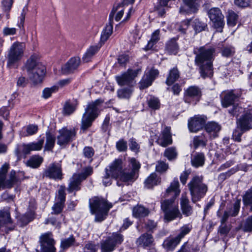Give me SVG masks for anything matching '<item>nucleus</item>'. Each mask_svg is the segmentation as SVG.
I'll use <instances>...</instances> for the list:
<instances>
[{"label": "nucleus", "mask_w": 252, "mask_h": 252, "mask_svg": "<svg viewBox=\"0 0 252 252\" xmlns=\"http://www.w3.org/2000/svg\"><path fill=\"white\" fill-rule=\"evenodd\" d=\"M215 49L212 48L201 47L196 48L194 53L196 55L195 62L199 66L202 77H211L213 74L212 62Z\"/></svg>", "instance_id": "f257e3e1"}, {"label": "nucleus", "mask_w": 252, "mask_h": 252, "mask_svg": "<svg viewBox=\"0 0 252 252\" xmlns=\"http://www.w3.org/2000/svg\"><path fill=\"white\" fill-rule=\"evenodd\" d=\"M30 80L34 84L42 82L45 75V67L40 62L39 56L32 55L24 66Z\"/></svg>", "instance_id": "f03ea898"}, {"label": "nucleus", "mask_w": 252, "mask_h": 252, "mask_svg": "<svg viewBox=\"0 0 252 252\" xmlns=\"http://www.w3.org/2000/svg\"><path fill=\"white\" fill-rule=\"evenodd\" d=\"M102 101L100 99L89 103L83 114L81 129L85 131L91 126L93 121L98 117Z\"/></svg>", "instance_id": "7ed1b4c3"}, {"label": "nucleus", "mask_w": 252, "mask_h": 252, "mask_svg": "<svg viewBox=\"0 0 252 252\" xmlns=\"http://www.w3.org/2000/svg\"><path fill=\"white\" fill-rule=\"evenodd\" d=\"M90 207L92 213L95 215V221H101L106 218L112 205L105 199L94 197L90 200Z\"/></svg>", "instance_id": "20e7f679"}, {"label": "nucleus", "mask_w": 252, "mask_h": 252, "mask_svg": "<svg viewBox=\"0 0 252 252\" xmlns=\"http://www.w3.org/2000/svg\"><path fill=\"white\" fill-rule=\"evenodd\" d=\"M25 44L15 42L10 47L7 55V66L9 68H17L18 63L24 56Z\"/></svg>", "instance_id": "39448f33"}, {"label": "nucleus", "mask_w": 252, "mask_h": 252, "mask_svg": "<svg viewBox=\"0 0 252 252\" xmlns=\"http://www.w3.org/2000/svg\"><path fill=\"white\" fill-rule=\"evenodd\" d=\"M192 201L194 203L203 197L208 190L206 185L203 183L202 176H195L188 185Z\"/></svg>", "instance_id": "423d86ee"}, {"label": "nucleus", "mask_w": 252, "mask_h": 252, "mask_svg": "<svg viewBox=\"0 0 252 252\" xmlns=\"http://www.w3.org/2000/svg\"><path fill=\"white\" fill-rule=\"evenodd\" d=\"M161 208L164 213V220L167 221L173 220L177 218H181L182 217L178 204H174V199H167L162 202Z\"/></svg>", "instance_id": "0eeeda50"}, {"label": "nucleus", "mask_w": 252, "mask_h": 252, "mask_svg": "<svg viewBox=\"0 0 252 252\" xmlns=\"http://www.w3.org/2000/svg\"><path fill=\"white\" fill-rule=\"evenodd\" d=\"M129 168L123 169L117 180L123 182L133 181L135 179L136 173L140 168V165L135 158H131L130 160Z\"/></svg>", "instance_id": "6e6552de"}, {"label": "nucleus", "mask_w": 252, "mask_h": 252, "mask_svg": "<svg viewBox=\"0 0 252 252\" xmlns=\"http://www.w3.org/2000/svg\"><path fill=\"white\" fill-rule=\"evenodd\" d=\"M93 172V168L91 166H88L83 169L81 173L73 174L70 178L69 187L67 189L68 191L71 192L74 190H78L81 182L91 175Z\"/></svg>", "instance_id": "1a4fd4ad"}, {"label": "nucleus", "mask_w": 252, "mask_h": 252, "mask_svg": "<svg viewBox=\"0 0 252 252\" xmlns=\"http://www.w3.org/2000/svg\"><path fill=\"white\" fill-rule=\"evenodd\" d=\"M23 175L22 172L16 173L15 171L12 170L9 173L8 178L5 180V177H2L0 175V190L11 189L15 185H18L23 180Z\"/></svg>", "instance_id": "9d476101"}, {"label": "nucleus", "mask_w": 252, "mask_h": 252, "mask_svg": "<svg viewBox=\"0 0 252 252\" xmlns=\"http://www.w3.org/2000/svg\"><path fill=\"white\" fill-rule=\"evenodd\" d=\"M141 69L139 68L136 69H128L120 75L116 76V79L118 84L121 86L131 85L137 75L141 73Z\"/></svg>", "instance_id": "9b49d317"}, {"label": "nucleus", "mask_w": 252, "mask_h": 252, "mask_svg": "<svg viewBox=\"0 0 252 252\" xmlns=\"http://www.w3.org/2000/svg\"><path fill=\"white\" fill-rule=\"evenodd\" d=\"M208 15L216 29L222 28L224 25V16L219 8H211L208 12Z\"/></svg>", "instance_id": "f8f14e48"}, {"label": "nucleus", "mask_w": 252, "mask_h": 252, "mask_svg": "<svg viewBox=\"0 0 252 252\" xmlns=\"http://www.w3.org/2000/svg\"><path fill=\"white\" fill-rule=\"evenodd\" d=\"M201 91L195 86H190L186 91L185 100L186 102L195 104L201 97Z\"/></svg>", "instance_id": "ddd939ff"}, {"label": "nucleus", "mask_w": 252, "mask_h": 252, "mask_svg": "<svg viewBox=\"0 0 252 252\" xmlns=\"http://www.w3.org/2000/svg\"><path fill=\"white\" fill-rule=\"evenodd\" d=\"M206 120L201 116H195L188 121V127L191 132H197L202 129L205 125Z\"/></svg>", "instance_id": "4468645a"}, {"label": "nucleus", "mask_w": 252, "mask_h": 252, "mask_svg": "<svg viewBox=\"0 0 252 252\" xmlns=\"http://www.w3.org/2000/svg\"><path fill=\"white\" fill-rule=\"evenodd\" d=\"M123 169V162L121 159L118 158L114 160L110 164L109 168L105 169V172L110 173L112 178L117 179Z\"/></svg>", "instance_id": "2eb2a0df"}, {"label": "nucleus", "mask_w": 252, "mask_h": 252, "mask_svg": "<svg viewBox=\"0 0 252 252\" xmlns=\"http://www.w3.org/2000/svg\"><path fill=\"white\" fill-rule=\"evenodd\" d=\"M59 135L57 137V143L60 146L67 144L75 136L74 130L63 128L59 131Z\"/></svg>", "instance_id": "dca6fc26"}, {"label": "nucleus", "mask_w": 252, "mask_h": 252, "mask_svg": "<svg viewBox=\"0 0 252 252\" xmlns=\"http://www.w3.org/2000/svg\"><path fill=\"white\" fill-rule=\"evenodd\" d=\"M158 74V71L157 69H152L147 72L140 82V89H144L151 85L152 82Z\"/></svg>", "instance_id": "f3484780"}, {"label": "nucleus", "mask_w": 252, "mask_h": 252, "mask_svg": "<svg viewBox=\"0 0 252 252\" xmlns=\"http://www.w3.org/2000/svg\"><path fill=\"white\" fill-rule=\"evenodd\" d=\"M123 241L122 237H110L102 243V252H111L114 250L116 245L121 244Z\"/></svg>", "instance_id": "a211bd4d"}, {"label": "nucleus", "mask_w": 252, "mask_h": 252, "mask_svg": "<svg viewBox=\"0 0 252 252\" xmlns=\"http://www.w3.org/2000/svg\"><path fill=\"white\" fill-rule=\"evenodd\" d=\"M43 176L52 179H59L62 177L61 166L55 163L52 164L44 171Z\"/></svg>", "instance_id": "6ab92c4d"}, {"label": "nucleus", "mask_w": 252, "mask_h": 252, "mask_svg": "<svg viewBox=\"0 0 252 252\" xmlns=\"http://www.w3.org/2000/svg\"><path fill=\"white\" fill-rule=\"evenodd\" d=\"M81 63L80 58L78 57L71 58L62 68L63 73L68 74L77 69Z\"/></svg>", "instance_id": "aec40b11"}, {"label": "nucleus", "mask_w": 252, "mask_h": 252, "mask_svg": "<svg viewBox=\"0 0 252 252\" xmlns=\"http://www.w3.org/2000/svg\"><path fill=\"white\" fill-rule=\"evenodd\" d=\"M156 142L162 147H165L172 143V139L170 133V128L166 127L161 132Z\"/></svg>", "instance_id": "412c9836"}, {"label": "nucleus", "mask_w": 252, "mask_h": 252, "mask_svg": "<svg viewBox=\"0 0 252 252\" xmlns=\"http://www.w3.org/2000/svg\"><path fill=\"white\" fill-rule=\"evenodd\" d=\"M198 6L195 0H183V5L180 8L179 12L183 14L195 12Z\"/></svg>", "instance_id": "4be33fe9"}, {"label": "nucleus", "mask_w": 252, "mask_h": 252, "mask_svg": "<svg viewBox=\"0 0 252 252\" xmlns=\"http://www.w3.org/2000/svg\"><path fill=\"white\" fill-rule=\"evenodd\" d=\"M40 243L42 252H55L54 241L51 237H41Z\"/></svg>", "instance_id": "5701e85b"}, {"label": "nucleus", "mask_w": 252, "mask_h": 252, "mask_svg": "<svg viewBox=\"0 0 252 252\" xmlns=\"http://www.w3.org/2000/svg\"><path fill=\"white\" fill-rule=\"evenodd\" d=\"M11 222L10 213L8 211L0 210V229L1 231H5V233H1L0 235L8 234L6 228L9 223Z\"/></svg>", "instance_id": "b1692460"}, {"label": "nucleus", "mask_w": 252, "mask_h": 252, "mask_svg": "<svg viewBox=\"0 0 252 252\" xmlns=\"http://www.w3.org/2000/svg\"><path fill=\"white\" fill-rule=\"evenodd\" d=\"M240 200L237 199L233 204L232 207L228 211H225L221 219V223H224L229 216L235 217L237 215L240 207Z\"/></svg>", "instance_id": "393cba45"}, {"label": "nucleus", "mask_w": 252, "mask_h": 252, "mask_svg": "<svg viewBox=\"0 0 252 252\" xmlns=\"http://www.w3.org/2000/svg\"><path fill=\"white\" fill-rule=\"evenodd\" d=\"M179 186L178 181L177 180H174L171 183L170 186L166 189L165 196L168 197L171 196L174 199L178 196L181 192Z\"/></svg>", "instance_id": "a878e982"}, {"label": "nucleus", "mask_w": 252, "mask_h": 252, "mask_svg": "<svg viewBox=\"0 0 252 252\" xmlns=\"http://www.w3.org/2000/svg\"><path fill=\"white\" fill-rule=\"evenodd\" d=\"M125 9V5L121 3L114 6L109 15L110 21L113 20L114 16L115 20L119 21L124 15Z\"/></svg>", "instance_id": "bb28decb"}, {"label": "nucleus", "mask_w": 252, "mask_h": 252, "mask_svg": "<svg viewBox=\"0 0 252 252\" xmlns=\"http://www.w3.org/2000/svg\"><path fill=\"white\" fill-rule=\"evenodd\" d=\"M252 122L251 117L248 116L247 114H245L237 120L238 127L243 131L248 130L252 128Z\"/></svg>", "instance_id": "cd10ccee"}, {"label": "nucleus", "mask_w": 252, "mask_h": 252, "mask_svg": "<svg viewBox=\"0 0 252 252\" xmlns=\"http://www.w3.org/2000/svg\"><path fill=\"white\" fill-rule=\"evenodd\" d=\"M101 44H97L92 45L89 47L82 58L83 62L84 63H88L91 62L93 57L98 51Z\"/></svg>", "instance_id": "c85d7f7f"}, {"label": "nucleus", "mask_w": 252, "mask_h": 252, "mask_svg": "<svg viewBox=\"0 0 252 252\" xmlns=\"http://www.w3.org/2000/svg\"><path fill=\"white\" fill-rule=\"evenodd\" d=\"M181 208L184 215L186 216H190L192 212L191 207L189 205V200L186 193H184L181 198Z\"/></svg>", "instance_id": "c756f323"}, {"label": "nucleus", "mask_w": 252, "mask_h": 252, "mask_svg": "<svg viewBox=\"0 0 252 252\" xmlns=\"http://www.w3.org/2000/svg\"><path fill=\"white\" fill-rule=\"evenodd\" d=\"M181 238L167 237L163 243V247L167 251H172L180 242Z\"/></svg>", "instance_id": "7c9ffc66"}, {"label": "nucleus", "mask_w": 252, "mask_h": 252, "mask_svg": "<svg viewBox=\"0 0 252 252\" xmlns=\"http://www.w3.org/2000/svg\"><path fill=\"white\" fill-rule=\"evenodd\" d=\"M205 128L211 137H215L217 136V133L220 129V126L218 124L212 122L208 123L205 126Z\"/></svg>", "instance_id": "2f4dec72"}, {"label": "nucleus", "mask_w": 252, "mask_h": 252, "mask_svg": "<svg viewBox=\"0 0 252 252\" xmlns=\"http://www.w3.org/2000/svg\"><path fill=\"white\" fill-rule=\"evenodd\" d=\"M160 182V179L158 178L156 173H152L145 180V185L146 188L150 189L157 185Z\"/></svg>", "instance_id": "473e14b6"}, {"label": "nucleus", "mask_w": 252, "mask_h": 252, "mask_svg": "<svg viewBox=\"0 0 252 252\" xmlns=\"http://www.w3.org/2000/svg\"><path fill=\"white\" fill-rule=\"evenodd\" d=\"M159 33L160 31L159 30H157L153 32L151 39L149 41L147 45L145 47V50H149L153 48L154 45L159 40Z\"/></svg>", "instance_id": "72a5a7b5"}, {"label": "nucleus", "mask_w": 252, "mask_h": 252, "mask_svg": "<svg viewBox=\"0 0 252 252\" xmlns=\"http://www.w3.org/2000/svg\"><path fill=\"white\" fill-rule=\"evenodd\" d=\"M149 211L147 209L142 206L137 205L133 209L132 214L135 218L144 217L149 214Z\"/></svg>", "instance_id": "f704fd0d"}, {"label": "nucleus", "mask_w": 252, "mask_h": 252, "mask_svg": "<svg viewBox=\"0 0 252 252\" xmlns=\"http://www.w3.org/2000/svg\"><path fill=\"white\" fill-rule=\"evenodd\" d=\"M27 144L18 145L15 150V154L18 160L21 159L22 157L26 158V155L29 154V151L26 150Z\"/></svg>", "instance_id": "c9c22d12"}, {"label": "nucleus", "mask_w": 252, "mask_h": 252, "mask_svg": "<svg viewBox=\"0 0 252 252\" xmlns=\"http://www.w3.org/2000/svg\"><path fill=\"white\" fill-rule=\"evenodd\" d=\"M113 32V26L111 24L107 25L101 33L100 37L101 44L107 40ZM99 44H100L99 43Z\"/></svg>", "instance_id": "e433bc0d"}, {"label": "nucleus", "mask_w": 252, "mask_h": 252, "mask_svg": "<svg viewBox=\"0 0 252 252\" xmlns=\"http://www.w3.org/2000/svg\"><path fill=\"white\" fill-rule=\"evenodd\" d=\"M205 161V157L203 153H197L191 159L192 166L197 167L202 166Z\"/></svg>", "instance_id": "4c0bfd02"}, {"label": "nucleus", "mask_w": 252, "mask_h": 252, "mask_svg": "<svg viewBox=\"0 0 252 252\" xmlns=\"http://www.w3.org/2000/svg\"><path fill=\"white\" fill-rule=\"evenodd\" d=\"M179 77V73L176 68L171 69L168 76L166 83L168 85H171L174 83Z\"/></svg>", "instance_id": "58836bf2"}, {"label": "nucleus", "mask_w": 252, "mask_h": 252, "mask_svg": "<svg viewBox=\"0 0 252 252\" xmlns=\"http://www.w3.org/2000/svg\"><path fill=\"white\" fill-rule=\"evenodd\" d=\"M237 96L235 95L233 92H230L227 93L224 97L222 101V105L224 107H227L233 104L234 101L236 98Z\"/></svg>", "instance_id": "ea45409f"}, {"label": "nucleus", "mask_w": 252, "mask_h": 252, "mask_svg": "<svg viewBox=\"0 0 252 252\" xmlns=\"http://www.w3.org/2000/svg\"><path fill=\"white\" fill-rule=\"evenodd\" d=\"M44 143V140L41 139L37 142H32L27 144L26 150L29 151V154L32 151H40Z\"/></svg>", "instance_id": "a19ab883"}, {"label": "nucleus", "mask_w": 252, "mask_h": 252, "mask_svg": "<svg viewBox=\"0 0 252 252\" xmlns=\"http://www.w3.org/2000/svg\"><path fill=\"white\" fill-rule=\"evenodd\" d=\"M43 161L42 158L35 156L31 157L27 162V165L32 168H37L40 166Z\"/></svg>", "instance_id": "79ce46f5"}, {"label": "nucleus", "mask_w": 252, "mask_h": 252, "mask_svg": "<svg viewBox=\"0 0 252 252\" xmlns=\"http://www.w3.org/2000/svg\"><path fill=\"white\" fill-rule=\"evenodd\" d=\"M153 243V237H139L136 241L138 246L143 247H150Z\"/></svg>", "instance_id": "37998d69"}, {"label": "nucleus", "mask_w": 252, "mask_h": 252, "mask_svg": "<svg viewBox=\"0 0 252 252\" xmlns=\"http://www.w3.org/2000/svg\"><path fill=\"white\" fill-rule=\"evenodd\" d=\"M46 141L45 146V149L46 150H50L54 146L55 142V137L54 135L51 134L49 132L46 133Z\"/></svg>", "instance_id": "c03bdc74"}, {"label": "nucleus", "mask_w": 252, "mask_h": 252, "mask_svg": "<svg viewBox=\"0 0 252 252\" xmlns=\"http://www.w3.org/2000/svg\"><path fill=\"white\" fill-rule=\"evenodd\" d=\"M178 155L176 149L174 147H170L167 148L164 153V156L167 158L169 160L175 159Z\"/></svg>", "instance_id": "a18cd8bd"}, {"label": "nucleus", "mask_w": 252, "mask_h": 252, "mask_svg": "<svg viewBox=\"0 0 252 252\" xmlns=\"http://www.w3.org/2000/svg\"><path fill=\"white\" fill-rule=\"evenodd\" d=\"M166 50L169 53L172 54H176L178 50V46L174 39H172L168 42L166 45Z\"/></svg>", "instance_id": "49530a36"}, {"label": "nucleus", "mask_w": 252, "mask_h": 252, "mask_svg": "<svg viewBox=\"0 0 252 252\" xmlns=\"http://www.w3.org/2000/svg\"><path fill=\"white\" fill-rule=\"evenodd\" d=\"M227 18V23L229 26H234L236 24L238 16L234 11L231 10H228Z\"/></svg>", "instance_id": "de8ad7c7"}, {"label": "nucleus", "mask_w": 252, "mask_h": 252, "mask_svg": "<svg viewBox=\"0 0 252 252\" xmlns=\"http://www.w3.org/2000/svg\"><path fill=\"white\" fill-rule=\"evenodd\" d=\"M131 89H122L117 92L118 96L120 98L128 99L132 94Z\"/></svg>", "instance_id": "09e8293b"}, {"label": "nucleus", "mask_w": 252, "mask_h": 252, "mask_svg": "<svg viewBox=\"0 0 252 252\" xmlns=\"http://www.w3.org/2000/svg\"><path fill=\"white\" fill-rule=\"evenodd\" d=\"M202 136H196L193 138V145L195 149L199 146L204 147L206 145L207 140L205 138H202Z\"/></svg>", "instance_id": "8fccbe9b"}, {"label": "nucleus", "mask_w": 252, "mask_h": 252, "mask_svg": "<svg viewBox=\"0 0 252 252\" xmlns=\"http://www.w3.org/2000/svg\"><path fill=\"white\" fill-rule=\"evenodd\" d=\"M206 26L205 23L200 21L198 19H195L192 23V26L196 32L205 30Z\"/></svg>", "instance_id": "3c124183"}, {"label": "nucleus", "mask_w": 252, "mask_h": 252, "mask_svg": "<svg viewBox=\"0 0 252 252\" xmlns=\"http://www.w3.org/2000/svg\"><path fill=\"white\" fill-rule=\"evenodd\" d=\"M65 188L64 187L61 186L58 190V194L56 198V202H59L62 203H64L65 200Z\"/></svg>", "instance_id": "603ef678"}, {"label": "nucleus", "mask_w": 252, "mask_h": 252, "mask_svg": "<svg viewBox=\"0 0 252 252\" xmlns=\"http://www.w3.org/2000/svg\"><path fill=\"white\" fill-rule=\"evenodd\" d=\"M243 201L245 205H252V189L246 192L243 197Z\"/></svg>", "instance_id": "864d4df0"}, {"label": "nucleus", "mask_w": 252, "mask_h": 252, "mask_svg": "<svg viewBox=\"0 0 252 252\" xmlns=\"http://www.w3.org/2000/svg\"><path fill=\"white\" fill-rule=\"evenodd\" d=\"M76 109V105L74 103H71L66 102L63 107V113L66 115H70Z\"/></svg>", "instance_id": "5fc2aeb1"}, {"label": "nucleus", "mask_w": 252, "mask_h": 252, "mask_svg": "<svg viewBox=\"0 0 252 252\" xmlns=\"http://www.w3.org/2000/svg\"><path fill=\"white\" fill-rule=\"evenodd\" d=\"M149 107L153 110H158L160 107V102L157 98L153 97L148 100Z\"/></svg>", "instance_id": "6e6d98bb"}, {"label": "nucleus", "mask_w": 252, "mask_h": 252, "mask_svg": "<svg viewBox=\"0 0 252 252\" xmlns=\"http://www.w3.org/2000/svg\"><path fill=\"white\" fill-rule=\"evenodd\" d=\"M38 129V126L35 125H30L26 127L27 134L23 136H30L35 134Z\"/></svg>", "instance_id": "4d7b16f0"}, {"label": "nucleus", "mask_w": 252, "mask_h": 252, "mask_svg": "<svg viewBox=\"0 0 252 252\" xmlns=\"http://www.w3.org/2000/svg\"><path fill=\"white\" fill-rule=\"evenodd\" d=\"M74 242V239L73 237H68L66 239H64L61 241V247L63 249H67L72 245H73Z\"/></svg>", "instance_id": "13d9d810"}, {"label": "nucleus", "mask_w": 252, "mask_h": 252, "mask_svg": "<svg viewBox=\"0 0 252 252\" xmlns=\"http://www.w3.org/2000/svg\"><path fill=\"white\" fill-rule=\"evenodd\" d=\"M64 207V204L58 202H55L52 207V214H58L62 212Z\"/></svg>", "instance_id": "bf43d9fd"}, {"label": "nucleus", "mask_w": 252, "mask_h": 252, "mask_svg": "<svg viewBox=\"0 0 252 252\" xmlns=\"http://www.w3.org/2000/svg\"><path fill=\"white\" fill-rule=\"evenodd\" d=\"M58 90V88L56 86L52 87L50 88H47L45 89L42 93V96L45 98L49 97L52 94L56 92Z\"/></svg>", "instance_id": "052dcab7"}, {"label": "nucleus", "mask_w": 252, "mask_h": 252, "mask_svg": "<svg viewBox=\"0 0 252 252\" xmlns=\"http://www.w3.org/2000/svg\"><path fill=\"white\" fill-rule=\"evenodd\" d=\"M245 131L242 130L240 128L237 127L236 129L234 131L232 135L233 139L236 141L240 142L241 141V137L243 132Z\"/></svg>", "instance_id": "680f3d73"}, {"label": "nucleus", "mask_w": 252, "mask_h": 252, "mask_svg": "<svg viewBox=\"0 0 252 252\" xmlns=\"http://www.w3.org/2000/svg\"><path fill=\"white\" fill-rule=\"evenodd\" d=\"M168 168V165L162 161H158L156 165V170L159 172H165Z\"/></svg>", "instance_id": "e2e57ef3"}, {"label": "nucleus", "mask_w": 252, "mask_h": 252, "mask_svg": "<svg viewBox=\"0 0 252 252\" xmlns=\"http://www.w3.org/2000/svg\"><path fill=\"white\" fill-rule=\"evenodd\" d=\"M116 147L117 150L120 152H124L126 150L127 142L123 139H121L116 143Z\"/></svg>", "instance_id": "0e129e2a"}, {"label": "nucleus", "mask_w": 252, "mask_h": 252, "mask_svg": "<svg viewBox=\"0 0 252 252\" xmlns=\"http://www.w3.org/2000/svg\"><path fill=\"white\" fill-rule=\"evenodd\" d=\"M243 111V108L238 105H234L232 109L229 110V113L234 116H238Z\"/></svg>", "instance_id": "69168bd1"}, {"label": "nucleus", "mask_w": 252, "mask_h": 252, "mask_svg": "<svg viewBox=\"0 0 252 252\" xmlns=\"http://www.w3.org/2000/svg\"><path fill=\"white\" fill-rule=\"evenodd\" d=\"M17 29L15 28L5 27L3 29V34L4 35H13L16 34Z\"/></svg>", "instance_id": "338daca9"}, {"label": "nucleus", "mask_w": 252, "mask_h": 252, "mask_svg": "<svg viewBox=\"0 0 252 252\" xmlns=\"http://www.w3.org/2000/svg\"><path fill=\"white\" fill-rule=\"evenodd\" d=\"M243 229L245 231H252V216L248 219Z\"/></svg>", "instance_id": "774afa93"}]
</instances>
